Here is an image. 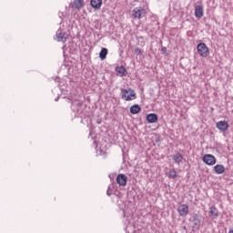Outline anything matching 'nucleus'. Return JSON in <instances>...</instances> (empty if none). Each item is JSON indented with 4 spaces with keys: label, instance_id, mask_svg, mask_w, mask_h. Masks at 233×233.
<instances>
[{
    "label": "nucleus",
    "instance_id": "f257e3e1",
    "mask_svg": "<svg viewBox=\"0 0 233 233\" xmlns=\"http://www.w3.org/2000/svg\"><path fill=\"white\" fill-rule=\"evenodd\" d=\"M121 99L124 101H134L137 99V96L136 95V91L132 88L124 89L121 88Z\"/></svg>",
    "mask_w": 233,
    "mask_h": 233
},
{
    "label": "nucleus",
    "instance_id": "f03ea898",
    "mask_svg": "<svg viewBox=\"0 0 233 233\" xmlns=\"http://www.w3.org/2000/svg\"><path fill=\"white\" fill-rule=\"evenodd\" d=\"M197 50L201 57H208L210 51L207 44L200 43L197 46Z\"/></svg>",
    "mask_w": 233,
    "mask_h": 233
},
{
    "label": "nucleus",
    "instance_id": "7ed1b4c3",
    "mask_svg": "<svg viewBox=\"0 0 233 233\" xmlns=\"http://www.w3.org/2000/svg\"><path fill=\"white\" fill-rule=\"evenodd\" d=\"M132 15L135 19H141L147 15V11L143 7H135L132 11Z\"/></svg>",
    "mask_w": 233,
    "mask_h": 233
},
{
    "label": "nucleus",
    "instance_id": "20e7f679",
    "mask_svg": "<svg viewBox=\"0 0 233 233\" xmlns=\"http://www.w3.org/2000/svg\"><path fill=\"white\" fill-rule=\"evenodd\" d=\"M56 41L58 42L66 43V39H68V34H66V32H63L61 29H58L56 31Z\"/></svg>",
    "mask_w": 233,
    "mask_h": 233
},
{
    "label": "nucleus",
    "instance_id": "39448f33",
    "mask_svg": "<svg viewBox=\"0 0 233 233\" xmlns=\"http://www.w3.org/2000/svg\"><path fill=\"white\" fill-rule=\"evenodd\" d=\"M192 223L193 228H195V230H199V227H201V215L194 214L192 216Z\"/></svg>",
    "mask_w": 233,
    "mask_h": 233
},
{
    "label": "nucleus",
    "instance_id": "423d86ee",
    "mask_svg": "<svg viewBox=\"0 0 233 233\" xmlns=\"http://www.w3.org/2000/svg\"><path fill=\"white\" fill-rule=\"evenodd\" d=\"M177 210L178 216H181V218H186V216H188L189 208H188V205L187 204L180 205Z\"/></svg>",
    "mask_w": 233,
    "mask_h": 233
},
{
    "label": "nucleus",
    "instance_id": "0eeeda50",
    "mask_svg": "<svg viewBox=\"0 0 233 233\" xmlns=\"http://www.w3.org/2000/svg\"><path fill=\"white\" fill-rule=\"evenodd\" d=\"M202 160L206 163V165H216V157H214L213 155L210 154H207L203 157Z\"/></svg>",
    "mask_w": 233,
    "mask_h": 233
},
{
    "label": "nucleus",
    "instance_id": "6e6552de",
    "mask_svg": "<svg viewBox=\"0 0 233 233\" xmlns=\"http://www.w3.org/2000/svg\"><path fill=\"white\" fill-rule=\"evenodd\" d=\"M204 14H205V9L203 7V5H199L195 7V17H197V19H201Z\"/></svg>",
    "mask_w": 233,
    "mask_h": 233
},
{
    "label": "nucleus",
    "instance_id": "1a4fd4ad",
    "mask_svg": "<svg viewBox=\"0 0 233 233\" xmlns=\"http://www.w3.org/2000/svg\"><path fill=\"white\" fill-rule=\"evenodd\" d=\"M216 127L220 132H226V130H228V122L225 120L218 121L217 122Z\"/></svg>",
    "mask_w": 233,
    "mask_h": 233
},
{
    "label": "nucleus",
    "instance_id": "9d476101",
    "mask_svg": "<svg viewBox=\"0 0 233 233\" xmlns=\"http://www.w3.org/2000/svg\"><path fill=\"white\" fill-rule=\"evenodd\" d=\"M128 180V177L125 176V174H119L116 177V183L120 187H127V181Z\"/></svg>",
    "mask_w": 233,
    "mask_h": 233
},
{
    "label": "nucleus",
    "instance_id": "9b49d317",
    "mask_svg": "<svg viewBox=\"0 0 233 233\" xmlns=\"http://www.w3.org/2000/svg\"><path fill=\"white\" fill-rule=\"evenodd\" d=\"M116 72L119 77H125V76H127V74H128V72L127 71V68H125V66H116Z\"/></svg>",
    "mask_w": 233,
    "mask_h": 233
},
{
    "label": "nucleus",
    "instance_id": "f8f14e48",
    "mask_svg": "<svg viewBox=\"0 0 233 233\" xmlns=\"http://www.w3.org/2000/svg\"><path fill=\"white\" fill-rule=\"evenodd\" d=\"M208 216L211 219H216L219 216V211L216 207H210Z\"/></svg>",
    "mask_w": 233,
    "mask_h": 233
},
{
    "label": "nucleus",
    "instance_id": "ddd939ff",
    "mask_svg": "<svg viewBox=\"0 0 233 233\" xmlns=\"http://www.w3.org/2000/svg\"><path fill=\"white\" fill-rule=\"evenodd\" d=\"M172 159L174 163L177 165H181V162L183 161V155L181 153L177 152L176 154L173 155Z\"/></svg>",
    "mask_w": 233,
    "mask_h": 233
},
{
    "label": "nucleus",
    "instance_id": "4468645a",
    "mask_svg": "<svg viewBox=\"0 0 233 233\" xmlns=\"http://www.w3.org/2000/svg\"><path fill=\"white\" fill-rule=\"evenodd\" d=\"M90 5L92 8L99 10L103 5V0H91Z\"/></svg>",
    "mask_w": 233,
    "mask_h": 233
},
{
    "label": "nucleus",
    "instance_id": "2eb2a0df",
    "mask_svg": "<svg viewBox=\"0 0 233 233\" xmlns=\"http://www.w3.org/2000/svg\"><path fill=\"white\" fill-rule=\"evenodd\" d=\"M147 121L151 124L157 123V115L156 113H150L147 116Z\"/></svg>",
    "mask_w": 233,
    "mask_h": 233
},
{
    "label": "nucleus",
    "instance_id": "dca6fc26",
    "mask_svg": "<svg viewBox=\"0 0 233 233\" xmlns=\"http://www.w3.org/2000/svg\"><path fill=\"white\" fill-rule=\"evenodd\" d=\"M215 174H223L225 172V166L224 165H217L214 167Z\"/></svg>",
    "mask_w": 233,
    "mask_h": 233
},
{
    "label": "nucleus",
    "instance_id": "f3484780",
    "mask_svg": "<svg viewBox=\"0 0 233 233\" xmlns=\"http://www.w3.org/2000/svg\"><path fill=\"white\" fill-rule=\"evenodd\" d=\"M106 56H108V49H106V47H103L99 53V58L101 61H104V59H106Z\"/></svg>",
    "mask_w": 233,
    "mask_h": 233
},
{
    "label": "nucleus",
    "instance_id": "a211bd4d",
    "mask_svg": "<svg viewBox=\"0 0 233 233\" xmlns=\"http://www.w3.org/2000/svg\"><path fill=\"white\" fill-rule=\"evenodd\" d=\"M74 6L76 8V10H81L83 6H85V1L83 0H75L74 1Z\"/></svg>",
    "mask_w": 233,
    "mask_h": 233
},
{
    "label": "nucleus",
    "instance_id": "6ab92c4d",
    "mask_svg": "<svg viewBox=\"0 0 233 233\" xmlns=\"http://www.w3.org/2000/svg\"><path fill=\"white\" fill-rule=\"evenodd\" d=\"M140 110H141V106H139V105L137 104H135L130 107V112L133 115L139 114Z\"/></svg>",
    "mask_w": 233,
    "mask_h": 233
},
{
    "label": "nucleus",
    "instance_id": "aec40b11",
    "mask_svg": "<svg viewBox=\"0 0 233 233\" xmlns=\"http://www.w3.org/2000/svg\"><path fill=\"white\" fill-rule=\"evenodd\" d=\"M169 179H176L177 177V172L175 169H170L167 173Z\"/></svg>",
    "mask_w": 233,
    "mask_h": 233
},
{
    "label": "nucleus",
    "instance_id": "412c9836",
    "mask_svg": "<svg viewBox=\"0 0 233 233\" xmlns=\"http://www.w3.org/2000/svg\"><path fill=\"white\" fill-rule=\"evenodd\" d=\"M135 54L137 56H143V54H145V51L139 47H136L135 48Z\"/></svg>",
    "mask_w": 233,
    "mask_h": 233
},
{
    "label": "nucleus",
    "instance_id": "4be33fe9",
    "mask_svg": "<svg viewBox=\"0 0 233 233\" xmlns=\"http://www.w3.org/2000/svg\"><path fill=\"white\" fill-rule=\"evenodd\" d=\"M112 186H108V189L106 191L107 196H112V192H110V188Z\"/></svg>",
    "mask_w": 233,
    "mask_h": 233
},
{
    "label": "nucleus",
    "instance_id": "5701e85b",
    "mask_svg": "<svg viewBox=\"0 0 233 233\" xmlns=\"http://www.w3.org/2000/svg\"><path fill=\"white\" fill-rule=\"evenodd\" d=\"M162 52H163V54H165V52H167V47H163Z\"/></svg>",
    "mask_w": 233,
    "mask_h": 233
},
{
    "label": "nucleus",
    "instance_id": "b1692460",
    "mask_svg": "<svg viewBox=\"0 0 233 233\" xmlns=\"http://www.w3.org/2000/svg\"><path fill=\"white\" fill-rule=\"evenodd\" d=\"M55 101H59V96L55 99Z\"/></svg>",
    "mask_w": 233,
    "mask_h": 233
}]
</instances>
